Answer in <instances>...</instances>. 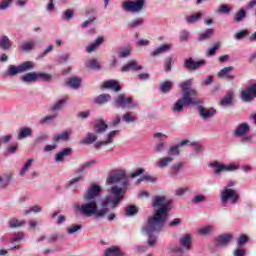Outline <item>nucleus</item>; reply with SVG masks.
Returning <instances> with one entry per match:
<instances>
[{"label":"nucleus","instance_id":"obj_1","mask_svg":"<svg viewBox=\"0 0 256 256\" xmlns=\"http://www.w3.org/2000/svg\"><path fill=\"white\" fill-rule=\"evenodd\" d=\"M106 183L112 186L110 193L114 195V199L111 196H106L104 200L101 202L102 209H97V197L101 195L103 189L101 186L92 184L91 187L87 190L86 194L83 197V201L85 204H73V209L79 211L81 215H85V217H99L103 219L106 213H109V208L107 205L112 204V209H115L123 201V197L125 195V187L129 185V180L124 173H117L114 175H110ZM117 185H120L117 186Z\"/></svg>","mask_w":256,"mask_h":256},{"label":"nucleus","instance_id":"obj_2","mask_svg":"<svg viewBox=\"0 0 256 256\" xmlns=\"http://www.w3.org/2000/svg\"><path fill=\"white\" fill-rule=\"evenodd\" d=\"M179 87L182 90V97L174 103V106L172 107L173 113H183L185 107L203 104V100L197 98L199 95L197 90L191 88L193 87V80L190 79L181 82Z\"/></svg>","mask_w":256,"mask_h":256},{"label":"nucleus","instance_id":"obj_3","mask_svg":"<svg viewBox=\"0 0 256 256\" xmlns=\"http://www.w3.org/2000/svg\"><path fill=\"white\" fill-rule=\"evenodd\" d=\"M152 205L159 207V209L155 211L153 217L148 218L150 223H155L158 226L165 225L169 218V211L173 209V201L165 196H155Z\"/></svg>","mask_w":256,"mask_h":256},{"label":"nucleus","instance_id":"obj_4","mask_svg":"<svg viewBox=\"0 0 256 256\" xmlns=\"http://www.w3.org/2000/svg\"><path fill=\"white\" fill-rule=\"evenodd\" d=\"M162 227H165V225H156L155 222H151L149 219L147 225L142 227V231L148 235L149 247H154L155 243H157V236H153V233L161 231Z\"/></svg>","mask_w":256,"mask_h":256},{"label":"nucleus","instance_id":"obj_5","mask_svg":"<svg viewBox=\"0 0 256 256\" xmlns=\"http://www.w3.org/2000/svg\"><path fill=\"white\" fill-rule=\"evenodd\" d=\"M145 7V0H126L122 3V9L127 13H141Z\"/></svg>","mask_w":256,"mask_h":256},{"label":"nucleus","instance_id":"obj_6","mask_svg":"<svg viewBox=\"0 0 256 256\" xmlns=\"http://www.w3.org/2000/svg\"><path fill=\"white\" fill-rule=\"evenodd\" d=\"M240 99L244 103H253L256 99V83H253L246 89L241 90Z\"/></svg>","mask_w":256,"mask_h":256},{"label":"nucleus","instance_id":"obj_7","mask_svg":"<svg viewBox=\"0 0 256 256\" xmlns=\"http://www.w3.org/2000/svg\"><path fill=\"white\" fill-rule=\"evenodd\" d=\"M31 69H33V62L31 61H26L19 66L10 65L8 75L10 77H15L18 73H25L26 71H31Z\"/></svg>","mask_w":256,"mask_h":256},{"label":"nucleus","instance_id":"obj_8","mask_svg":"<svg viewBox=\"0 0 256 256\" xmlns=\"http://www.w3.org/2000/svg\"><path fill=\"white\" fill-rule=\"evenodd\" d=\"M231 199V203L235 205L237 201H239V194H237V191L230 189V188H224L221 192V201L225 205L227 201Z\"/></svg>","mask_w":256,"mask_h":256},{"label":"nucleus","instance_id":"obj_9","mask_svg":"<svg viewBox=\"0 0 256 256\" xmlns=\"http://www.w3.org/2000/svg\"><path fill=\"white\" fill-rule=\"evenodd\" d=\"M207 62L205 60L194 61L193 58H188L184 61V69L188 71H197L203 67Z\"/></svg>","mask_w":256,"mask_h":256},{"label":"nucleus","instance_id":"obj_10","mask_svg":"<svg viewBox=\"0 0 256 256\" xmlns=\"http://www.w3.org/2000/svg\"><path fill=\"white\" fill-rule=\"evenodd\" d=\"M210 167H215V175H221V173H223V171H235V169H237V166H235V164H230L229 166H225L221 163H219V161H215L214 163L210 164Z\"/></svg>","mask_w":256,"mask_h":256},{"label":"nucleus","instance_id":"obj_11","mask_svg":"<svg viewBox=\"0 0 256 256\" xmlns=\"http://www.w3.org/2000/svg\"><path fill=\"white\" fill-rule=\"evenodd\" d=\"M249 131H251V126H249L248 123L243 122L236 126V128L233 132V135H234V137H237V138L244 137V135H247V133H249Z\"/></svg>","mask_w":256,"mask_h":256},{"label":"nucleus","instance_id":"obj_12","mask_svg":"<svg viewBox=\"0 0 256 256\" xmlns=\"http://www.w3.org/2000/svg\"><path fill=\"white\" fill-rule=\"evenodd\" d=\"M132 103H133V98L132 97L125 98L123 94H119L118 98L115 100L116 107H121V109H125L129 107V105H131Z\"/></svg>","mask_w":256,"mask_h":256},{"label":"nucleus","instance_id":"obj_13","mask_svg":"<svg viewBox=\"0 0 256 256\" xmlns=\"http://www.w3.org/2000/svg\"><path fill=\"white\" fill-rule=\"evenodd\" d=\"M194 107H198L199 115L202 119H211V117H215V113H217L215 109L207 110V108L201 106V104L194 105Z\"/></svg>","mask_w":256,"mask_h":256},{"label":"nucleus","instance_id":"obj_14","mask_svg":"<svg viewBox=\"0 0 256 256\" xmlns=\"http://www.w3.org/2000/svg\"><path fill=\"white\" fill-rule=\"evenodd\" d=\"M233 239V234H221L215 238L217 245H221V247H227L231 240Z\"/></svg>","mask_w":256,"mask_h":256},{"label":"nucleus","instance_id":"obj_15","mask_svg":"<svg viewBox=\"0 0 256 256\" xmlns=\"http://www.w3.org/2000/svg\"><path fill=\"white\" fill-rule=\"evenodd\" d=\"M234 70H235V67H233V66L224 67L223 69H221L218 72V77L220 79H223V77H226L228 79V81H231V80L235 79V76H233L229 73H231V71H234Z\"/></svg>","mask_w":256,"mask_h":256},{"label":"nucleus","instance_id":"obj_16","mask_svg":"<svg viewBox=\"0 0 256 256\" xmlns=\"http://www.w3.org/2000/svg\"><path fill=\"white\" fill-rule=\"evenodd\" d=\"M104 256H125V253L119 246H112L106 249Z\"/></svg>","mask_w":256,"mask_h":256},{"label":"nucleus","instance_id":"obj_17","mask_svg":"<svg viewBox=\"0 0 256 256\" xmlns=\"http://www.w3.org/2000/svg\"><path fill=\"white\" fill-rule=\"evenodd\" d=\"M221 107H231L233 105V93L228 92L219 102Z\"/></svg>","mask_w":256,"mask_h":256},{"label":"nucleus","instance_id":"obj_18","mask_svg":"<svg viewBox=\"0 0 256 256\" xmlns=\"http://www.w3.org/2000/svg\"><path fill=\"white\" fill-rule=\"evenodd\" d=\"M130 69H132L133 71H141V69H143V66H138L136 61H130L128 62V64L122 66L121 71L125 73Z\"/></svg>","mask_w":256,"mask_h":256},{"label":"nucleus","instance_id":"obj_19","mask_svg":"<svg viewBox=\"0 0 256 256\" xmlns=\"http://www.w3.org/2000/svg\"><path fill=\"white\" fill-rule=\"evenodd\" d=\"M66 85L68 87H71L72 89H79L81 87V78L77 76H72L66 82Z\"/></svg>","mask_w":256,"mask_h":256},{"label":"nucleus","instance_id":"obj_20","mask_svg":"<svg viewBox=\"0 0 256 256\" xmlns=\"http://www.w3.org/2000/svg\"><path fill=\"white\" fill-rule=\"evenodd\" d=\"M104 89H112V91H121V86H119V82L115 80H109L104 82Z\"/></svg>","mask_w":256,"mask_h":256},{"label":"nucleus","instance_id":"obj_21","mask_svg":"<svg viewBox=\"0 0 256 256\" xmlns=\"http://www.w3.org/2000/svg\"><path fill=\"white\" fill-rule=\"evenodd\" d=\"M33 135V129L29 127L22 128L17 136L18 141L22 139H27V137H31Z\"/></svg>","mask_w":256,"mask_h":256},{"label":"nucleus","instance_id":"obj_22","mask_svg":"<svg viewBox=\"0 0 256 256\" xmlns=\"http://www.w3.org/2000/svg\"><path fill=\"white\" fill-rule=\"evenodd\" d=\"M95 141H97V135H95V133H88L87 136L80 140V144L81 145H91L93 143H95Z\"/></svg>","mask_w":256,"mask_h":256},{"label":"nucleus","instance_id":"obj_23","mask_svg":"<svg viewBox=\"0 0 256 256\" xmlns=\"http://www.w3.org/2000/svg\"><path fill=\"white\" fill-rule=\"evenodd\" d=\"M180 245L184 247L187 251L191 249L192 242H191V235L187 234L180 238Z\"/></svg>","mask_w":256,"mask_h":256},{"label":"nucleus","instance_id":"obj_24","mask_svg":"<svg viewBox=\"0 0 256 256\" xmlns=\"http://www.w3.org/2000/svg\"><path fill=\"white\" fill-rule=\"evenodd\" d=\"M108 101H111V96L109 94H100L94 99L96 105H104V103H108Z\"/></svg>","mask_w":256,"mask_h":256},{"label":"nucleus","instance_id":"obj_25","mask_svg":"<svg viewBox=\"0 0 256 256\" xmlns=\"http://www.w3.org/2000/svg\"><path fill=\"white\" fill-rule=\"evenodd\" d=\"M103 41V37H98L91 45L86 48L87 53H93V51H95L99 45H102Z\"/></svg>","mask_w":256,"mask_h":256},{"label":"nucleus","instance_id":"obj_26","mask_svg":"<svg viewBox=\"0 0 256 256\" xmlns=\"http://www.w3.org/2000/svg\"><path fill=\"white\" fill-rule=\"evenodd\" d=\"M8 224L11 229H17L18 227H23V225H25V220L20 221L13 217L9 219Z\"/></svg>","mask_w":256,"mask_h":256},{"label":"nucleus","instance_id":"obj_27","mask_svg":"<svg viewBox=\"0 0 256 256\" xmlns=\"http://www.w3.org/2000/svg\"><path fill=\"white\" fill-rule=\"evenodd\" d=\"M171 49V44H163L160 47L156 48L152 53V57H157V55H161V53H167Z\"/></svg>","mask_w":256,"mask_h":256},{"label":"nucleus","instance_id":"obj_28","mask_svg":"<svg viewBox=\"0 0 256 256\" xmlns=\"http://www.w3.org/2000/svg\"><path fill=\"white\" fill-rule=\"evenodd\" d=\"M71 153H72L71 148H64L62 151H60L56 155V161H58V162L63 161V159H65V157H69V155H71Z\"/></svg>","mask_w":256,"mask_h":256},{"label":"nucleus","instance_id":"obj_29","mask_svg":"<svg viewBox=\"0 0 256 256\" xmlns=\"http://www.w3.org/2000/svg\"><path fill=\"white\" fill-rule=\"evenodd\" d=\"M23 83H35L37 81V73L30 72L22 76Z\"/></svg>","mask_w":256,"mask_h":256},{"label":"nucleus","instance_id":"obj_30","mask_svg":"<svg viewBox=\"0 0 256 256\" xmlns=\"http://www.w3.org/2000/svg\"><path fill=\"white\" fill-rule=\"evenodd\" d=\"M108 127L105 121L101 120L94 125L95 133H105Z\"/></svg>","mask_w":256,"mask_h":256},{"label":"nucleus","instance_id":"obj_31","mask_svg":"<svg viewBox=\"0 0 256 256\" xmlns=\"http://www.w3.org/2000/svg\"><path fill=\"white\" fill-rule=\"evenodd\" d=\"M202 16L203 15L201 14V12H198L190 16H185V20L189 25H193V23H197V21H199V19H201Z\"/></svg>","mask_w":256,"mask_h":256},{"label":"nucleus","instance_id":"obj_32","mask_svg":"<svg viewBox=\"0 0 256 256\" xmlns=\"http://www.w3.org/2000/svg\"><path fill=\"white\" fill-rule=\"evenodd\" d=\"M173 89V82L171 81H164L160 84V91L161 93H169Z\"/></svg>","mask_w":256,"mask_h":256},{"label":"nucleus","instance_id":"obj_33","mask_svg":"<svg viewBox=\"0 0 256 256\" xmlns=\"http://www.w3.org/2000/svg\"><path fill=\"white\" fill-rule=\"evenodd\" d=\"M215 31L211 28H208L204 33L200 34L198 41H207L208 39H211L213 37V34Z\"/></svg>","mask_w":256,"mask_h":256},{"label":"nucleus","instance_id":"obj_34","mask_svg":"<svg viewBox=\"0 0 256 256\" xmlns=\"http://www.w3.org/2000/svg\"><path fill=\"white\" fill-rule=\"evenodd\" d=\"M136 213H139V209L135 205H130L125 208V215L127 217H133Z\"/></svg>","mask_w":256,"mask_h":256},{"label":"nucleus","instance_id":"obj_35","mask_svg":"<svg viewBox=\"0 0 256 256\" xmlns=\"http://www.w3.org/2000/svg\"><path fill=\"white\" fill-rule=\"evenodd\" d=\"M173 65H175V60H173V57H168L164 60V70L166 73H169L171 71Z\"/></svg>","mask_w":256,"mask_h":256},{"label":"nucleus","instance_id":"obj_36","mask_svg":"<svg viewBox=\"0 0 256 256\" xmlns=\"http://www.w3.org/2000/svg\"><path fill=\"white\" fill-rule=\"evenodd\" d=\"M0 47L4 51H7L11 47V40H9V37L3 36L0 40Z\"/></svg>","mask_w":256,"mask_h":256},{"label":"nucleus","instance_id":"obj_37","mask_svg":"<svg viewBox=\"0 0 256 256\" xmlns=\"http://www.w3.org/2000/svg\"><path fill=\"white\" fill-rule=\"evenodd\" d=\"M68 100L69 98H67V96H64L62 99L58 100V102L53 105L52 111H59V109H61Z\"/></svg>","mask_w":256,"mask_h":256},{"label":"nucleus","instance_id":"obj_38","mask_svg":"<svg viewBox=\"0 0 256 256\" xmlns=\"http://www.w3.org/2000/svg\"><path fill=\"white\" fill-rule=\"evenodd\" d=\"M53 139L56 143H59V141H69V133L64 131L62 134L55 135Z\"/></svg>","mask_w":256,"mask_h":256},{"label":"nucleus","instance_id":"obj_39","mask_svg":"<svg viewBox=\"0 0 256 256\" xmlns=\"http://www.w3.org/2000/svg\"><path fill=\"white\" fill-rule=\"evenodd\" d=\"M86 67L88 69L99 70L101 69V64H99V61H97V59H91L90 61H88V63H86Z\"/></svg>","mask_w":256,"mask_h":256},{"label":"nucleus","instance_id":"obj_40","mask_svg":"<svg viewBox=\"0 0 256 256\" xmlns=\"http://www.w3.org/2000/svg\"><path fill=\"white\" fill-rule=\"evenodd\" d=\"M245 17H247V11L240 9L238 11V13L235 15L234 21L236 23H241V21H243V19H245Z\"/></svg>","mask_w":256,"mask_h":256},{"label":"nucleus","instance_id":"obj_41","mask_svg":"<svg viewBox=\"0 0 256 256\" xmlns=\"http://www.w3.org/2000/svg\"><path fill=\"white\" fill-rule=\"evenodd\" d=\"M53 79V76L44 72L37 73V81H44L45 83L51 81Z\"/></svg>","mask_w":256,"mask_h":256},{"label":"nucleus","instance_id":"obj_42","mask_svg":"<svg viewBox=\"0 0 256 256\" xmlns=\"http://www.w3.org/2000/svg\"><path fill=\"white\" fill-rule=\"evenodd\" d=\"M144 21H145V20H144L143 18H137V19H135V20H132V21L128 24L127 28H128V29H135V27H139V25H143Z\"/></svg>","mask_w":256,"mask_h":256},{"label":"nucleus","instance_id":"obj_43","mask_svg":"<svg viewBox=\"0 0 256 256\" xmlns=\"http://www.w3.org/2000/svg\"><path fill=\"white\" fill-rule=\"evenodd\" d=\"M11 183V175L0 176V187L3 189Z\"/></svg>","mask_w":256,"mask_h":256},{"label":"nucleus","instance_id":"obj_44","mask_svg":"<svg viewBox=\"0 0 256 256\" xmlns=\"http://www.w3.org/2000/svg\"><path fill=\"white\" fill-rule=\"evenodd\" d=\"M173 161L172 157H163L159 160L158 166L163 169Z\"/></svg>","mask_w":256,"mask_h":256},{"label":"nucleus","instance_id":"obj_45","mask_svg":"<svg viewBox=\"0 0 256 256\" xmlns=\"http://www.w3.org/2000/svg\"><path fill=\"white\" fill-rule=\"evenodd\" d=\"M97 162L95 160H91L89 162H86L85 164H83L82 166H80L77 169V173H83V171H85V169H89V167H93V165H95Z\"/></svg>","mask_w":256,"mask_h":256},{"label":"nucleus","instance_id":"obj_46","mask_svg":"<svg viewBox=\"0 0 256 256\" xmlns=\"http://www.w3.org/2000/svg\"><path fill=\"white\" fill-rule=\"evenodd\" d=\"M73 15H75V12L71 9H67L62 13V19L64 21H71V19H73Z\"/></svg>","mask_w":256,"mask_h":256},{"label":"nucleus","instance_id":"obj_47","mask_svg":"<svg viewBox=\"0 0 256 256\" xmlns=\"http://www.w3.org/2000/svg\"><path fill=\"white\" fill-rule=\"evenodd\" d=\"M34 45H35V43H33V42H25L20 46V49L22 51H24L25 53H29V51H31L33 49Z\"/></svg>","mask_w":256,"mask_h":256},{"label":"nucleus","instance_id":"obj_48","mask_svg":"<svg viewBox=\"0 0 256 256\" xmlns=\"http://www.w3.org/2000/svg\"><path fill=\"white\" fill-rule=\"evenodd\" d=\"M219 47H220L219 43H216V44H214L213 47L208 48L207 56L213 57V55H215V53H217Z\"/></svg>","mask_w":256,"mask_h":256},{"label":"nucleus","instance_id":"obj_49","mask_svg":"<svg viewBox=\"0 0 256 256\" xmlns=\"http://www.w3.org/2000/svg\"><path fill=\"white\" fill-rule=\"evenodd\" d=\"M249 241V237L247 235L242 234L237 240L238 247H243Z\"/></svg>","mask_w":256,"mask_h":256},{"label":"nucleus","instance_id":"obj_50","mask_svg":"<svg viewBox=\"0 0 256 256\" xmlns=\"http://www.w3.org/2000/svg\"><path fill=\"white\" fill-rule=\"evenodd\" d=\"M115 135H119V130L111 131V132L108 134V138H107V140L105 141L106 145H109V144L113 143V138L115 137Z\"/></svg>","mask_w":256,"mask_h":256},{"label":"nucleus","instance_id":"obj_51","mask_svg":"<svg viewBox=\"0 0 256 256\" xmlns=\"http://www.w3.org/2000/svg\"><path fill=\"white\" fill-rule=\"evenodd\" d=\"M31 165H33V159H29L26 162L25 166L20 171V175H25L27 171H29V167H31Z\"/></svg>","mask_w":256,"mask_h":256},{"label":"nucleus","instance_id":"obj_52","mask_svg":"<svg viewBox=\"0 0 256 256\" xmlns=\"http://www.w3.org/2000/svg\"><path fill=\"white\" fill-rule=\"evenodd\" d=\"M25 237V235L21 232L15 234L14 236L11 237L10 243H17L18 241H21Z\"/></svg>","mask_w":256,"mask_h":256},{"label":"nucleus","instance_id":"obj_53","mask_svg":"<svg viewBox=\"0 0 256 256\" xmlns=\"http://www.w3.org/2000/svg\"><path fill=\"white\" fill-rule=\"evenodd\" d=\"M240 143H243V144L253 143V137L251 135L245 134L244 136L240 137Z\"/></svg>","mask_w":256,"mask_h":256},{"label":"nucleus","instance_id":"obj_54","mask_svg":"<svg viewBox=\"0 0 256 256\" xmlns=\"http://www.w3.org/2000/svg\"><path fill=\"white\" fill-rule=\"evenodd\" d=\"M184 165H185V164H184L183 162H180V163H178V164H174V165L172 166L174 175H179V171H181V169H183V166H184Z\"/></svg>","mask_w":256,"mask_h":256},{"label":"nucleus","instance_id":"obj_55","mask_svg":"<svg viewBox=\"0 0 256 256\" xmlns=\"http://www.w3.org/2000/svg\"><path fill=\"white\" fill-rule=\"evenodd\" d=\"M247 35H249V31L248 30H241L240 32H237L235 34V39L241 40V39L247 37Z\"/></svg>","mask_w":256,"mask_h":256},{"label":"nucleus","instance_id":"obj_56","mask_svg":"<svg viewBox=\"0 0 256 256\" xmlns=\"http://www.w3.org/2000/svg\"><path fill=\"white\" fill-rule=\"evenodd\" d=\"M123 120L126 121V123H133V121H137V118L132 117L131 112H127L123 115Z\"/></svg>","mask_w":256,"mask_h":256},{"label":"nucleus","instance_id":"obj_57","mask_svg":"<svg viewBox=\"0 0 256 256\" xmlns=\"http://www.w3.org/2000/svg\"><path fill=\"white\" fill-rule=\"evenodd\" d=\"M168 155L171 157H177V155H179V148L177 146L170 147L168 150Z\"/></svg>","mask_w":256,"mask_h":256},{"label":"nucleus","instance_id":"obj_58","mask_svg":"<svg viewBox=\"0 0 256 256\" xmlns=\"http://www.w3.org/2000/svg\"><path fill=\"white\" fill-rule=\"evenodd\" d=\"M57 116L55 115H52V116H45L44 118H42L40 120V124L43 125V123H51L52 121H55V118Z\"/></svg>","mask_w":256,"mask_h":256},{"label":"nucleus","instance_id":"obj_59","mask_svg":"<svg viewBox=\"0 0 256 256\" xmlns=\"http://www.w3.org/2000/svg\"><path fill=\"white\" fill-rule=\"evenodd\" d=\"M80 229H83V226L82 225H75V226H72L68 229V234L69 235H73V233H77V231H79Z\"/></svg>","mask_w":256,"mask_h":256},{"label":"nucleus","instance_id":"obj_60","mask_svg":"<svg viewBox=\"0 0 256 256\" xmlns=\"http://www.w3.org/2000/svg\"><path fill=\"white\" fill-rule=\"evenodd\" d=\"M187 191H189V187L178 188L175 191V195H177L178 197H183V195H185V193H187Z\"/></svg>","mask_w":256,"mask_h":256},{"label":"nucleus","instance_id":"obj_61","mask_svg":"<svg viewBox=\"0 0 256 256\" xmlns=\"http://www.w3.org/2000/svg\"><path fill=\"white\" fill-rule=\"evenodd\" d=\"M212 231L211 226H205L199 230L200 235H209V233Z\"/></svg>","mask_w":256,"mask_h":256},{"label":"nucleus","instance_id":"obj_62","mask_svg":"<svg viewBox=\"0 0 256 256\" xmlns=\"http://www.w3.org/2000/svg\"><path fill=\"white\" fill-rule=\"evenodd\" d=\"M57 239H63V235L53 234L48 238V243H55Z\"/></svg>","mask_w":256,"mask_h":256},{"label":"nucleus","instance_id":"obj_63","mask_svg":"<svg viewBox=\"0 0 256 256\" xmlns=\"http://www.w3.org/2000/svg\"><path fill=\"white\" fill-rule=\"evenodd\" d=\"M189 39V31L182 30L180 34V41H187Z\"/></svg>","mask_w":256,"mask_h":256},{"label":"nucleus","instance_id":"obj_64","mask_svg":"<svg viewBox=\"0 0 256 256\" xmlns=\"http://www.w3.org/2000/svg\"><path fill=\"white\" fill-rule=\"evenodd\" d=\"M11 3H13V0H3L0 4V9H7Z\"/></svg>","mask_w":256,"mask_h":256}]
</instances>
